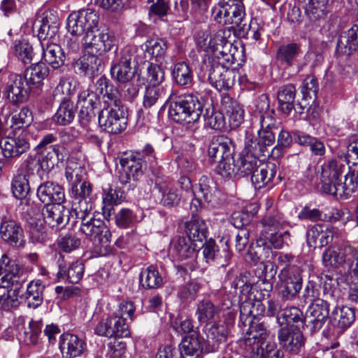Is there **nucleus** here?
<instances>
[{
  "label": "nucleus",
  "instance_id": "53",
  "mask_svg": "<svg viewBox=\"0 0 358 358\" xmlns=\"http://www.w3.org/2000/svg\"><path fill=\"white\" fill-rule=\"evenodd\" d=\"M285 223L284 215L278 209H271L266 212L265 215L261 220V224L264 228V233L273 231H279Z\"/></svg>",
  "mask_w": 358,
  "mask_h": 358
},
{
  "label": "nucleus",
  "instance_id": "44",
  "mask_svg": "<svg viewBox=\"0 0 358 358\" xmlns=\"http://www.w3.org/2000/svg\"><path fill=\"white\" fill-rule=\"evenodd\" d=\"M301 54L299 44L296 43L282 44L277 50L276 59L282 65L292 66Z\"/></svg>",
  "mask_w": 358,
  "mask_h": 358
},
{
  "label": "nucleus",
  "instance_id": "25",
  "mask_svg": "<svg viewBox=\"0 0 358 358\" xmlns=\"http://www.w3.org/2000/svg\"><path fill=\"white\" fill-rule=\"evenodd\" d=\"M0 236L11 245L22 246L24 242V231L21 224L13 220L4 217L0 224Z\"/></svg>",
  "mask_w": 358,
  "mask_h": 358
},
{
  "label": "nucleus",
  "instance_id": "60",
  "mask_svg": "<svg viewBox=\"0 0 358 358\" xmlns=\"http://www.w3.org/2000/svg\"><path fill=\"white\" fill-rule=\"evenodd\" d=\"M28 233L34 243H42L48 239L45 226L40 220L31 218L27 222Z\"/></svg>",
  "mask_w": 358,
  "mask_h": 358
},
{
  "label": "nucleus",
  "instance_id": "38",
  "mask_svg": "<svg viewBox=\"0 0 358 358\" xmlns=\"http://www.w3.org/2000/svg\"><path fill=\"white\" fill-rule=\"evenodd\" d=\"M264 311L265 306L259 299L245 300L240 305V321L243 327H247V323L250 320L259 322Z\"/></svg>",
  "mask_w": 358,
  "mask_h": 358
},
{
  "label": "nucleus",
  "instance_id": "47",
  "mask_svg": "<svg viewBox=\"0 0 358 358\" xmlns=\"http://www.w3.org/2000/svg\"><path fill=\"white\" fill-rule=\"evenodd\" d=\"M271 267L270 277H273L275 272L273 271V264L270 262L264 263L261 262L257 268L256 273H258L259 280L256 283V287H258L262 295V298L268 297L270 292L273 289L272 284L267 280L268 277V268Z\"/></svg>",
  "mask_w": 358,
  "mask_h": 358
},
{
  "label": "nucleus",
  "instance_id": "30",
  "mask_svg": "<svg viewBox=\"0 0 358 358\" xmlns=\"http://www.w3.org/2000/svg\"><path fill=\"white\" fill-rule=\"evenodd\" d=\"M70 211L62 203L45 205L43 210L44 222L50 227H64L69 221Z\"/></svg>",
  "mask_w": 358,
  "mask_h": 358
},
{
  "label": "nucleus",
  "instance_id": "52",
  "mask_svg": "<svg viewBox=\"0 0 358 358\" xmlns=\"http://www.w3.org/2000/svg\"><path fill=\"white\" fill-rule=\"evenodd\" d=\"M140 284L145 289H157L163 283V278L157 268L151 265L144 268L139 276Z\"/></svg>",
  "mask_w": 358,
  "mask_h": 358
},
{
  "label": "nucleus",
  "instance_id": "26",
  "mask_svg": "<svg viewBox=\"0 0 358 358\" xmlns=\"http://www.w3.org/2000/svg\"><path fill=\"white\" fill-rule=\"evenodd\" d=\"M208 155L209 159L214 163H217L226 157L230 159V156L234 155L231 139L225 136H214L208 145Z\"/></svg>",
  "mask_w": 358,
  "mask_h": 358
},
{
  "label": "nucleus",
  "instance_id": "4",
  "mask_svg": "<svg viewBox=\"0 0 358 358\" xmlns=\"http://www.w3.org/2000/svg\"><path fill=\"white\" fill-rule=\"evenodd\" d=\"M231 36V29L227 28L217 31L210 39L208 48L212 50L214 57L208 62H219L220 64L231 66L240 60L243 51L239 50L229 40Z\"/></svg>",
  "mask_w": 358,
  "mask_h": 358
},
{
  "label": "nucleus",
  "instance_id": "1",
  "mask_svg": "<svg viewBox=\"0 0 358 358\" xmlns=\"http://www.w3.org/2000/svg\"><path fill=\"white\" fill-rule=\"evenodd\" d=\"M77 222H80V231L89 238L94 250L100 256H106L112 252L111 234L103 221L96 219L92 213V206L81 201L79 206L73 208Z\"/></svg>",
  "mask_w": 358,
  "mask_h": 358
},
{
  "label": "nucleus",
  "instance_id": "9",
  "mask_svg": "<svg viewBox=\"0 0 358 358\" xmlns=\"http://www.w3.org/2000/svg\"><path fill=\"white\" fill-rule=\"evenodd\" d=\"M280 294L284 300H292L302 287L301 271L296 266L285 267L278 275Z\"/></svg>",
  "mask_w": 358,
  "mask_h": 358
},
{
  "label": "nucleus",
  "instance_id": "19",
  "mask_svg": "<svg viewBox=\"0 0 358 358\" xmlns=\"http://www.w3.org/2000/svg\"><path fill=\"white\" fill-rule=\"evenodd\" d=\"M82 169L80 166L73 168L68 165L66 168L65 176L68 181L72 182L71 194L76 199H80L78 205L81 201H85L92 194V185L90 182L84 181L80 185L82 180Z\"/></svg>",
  "mask_w": 358,
  "mask_h": 358
},
{
  "label": "nucleus",
  "instance_id": "39",
  "mask_svg": "<svg viewBox=\"0 0 358 358\" xmlns=\"http://www.w3.org/2000/svg\"><path fill=\"white\" fill-rule=\"evenodd\" d=\"M203 338L197 332H193L185 336L179 345L180 357L198 356L204 352Z\"/></svg>",
  "mask_w": 358,
  "mask_h": 358
},
{
  "label": "nucleus",
  "instance_id": "50",
  "mask_svg": "<svg viewBox=\"0 0 358 358\" xmlns=\"http://www.w3.org/2000/svg\"><path fill=\"white\" fill-rule=\"evenodd\" d=\"M242 153L251 155L258 159L261 157L271 155L270 150L266 149L257 137L248 132L245 135V147Z\"/></svg>",
  "mask_w": 358,
  "mask_h": 358
},
{
  "label": "nucleus",
  "instance_id": "11",
  "mask_svg": "<svg viewBox=\"0 0 358 358\" xmlns=\"http://www.w3.org/2000/svg\"><path fill=\"white\" fill-rule=\"evenodd\" d=\"M71 81L66 78H62L55 90V92H62V93H64V90H66L68 95L62 99L56 113L52 117L53 122L58 125L65 126L69 124L72 122L76 115V108L69 97V95L71 94Z\"/></svg>",
  "mask_w": 358,
  "mask_h": 358
},
{
  "label": "nucleus",
  "instance_id": "57",
  "mask_svg": "<svg viewBox=\"0 0 358 358\" xmlns=\"http://www.w3.org/2000/svg\"><path fill=\"white\" fill-rule=\"evenodd\" d=\"M172 76L180 86H187L192 83L193 73L189 65L185 62L176 63L172 71Z\"/></svg>",
  "mask_w": 358,
  "mask_h": 358
},
{
  "label": "nucleus",
  "instance_id": "32",
  "mask_svg": "<svg viewBox=\"0 0 358 358\" xmlns=\"http://www.w3.org/2000/svg\"><path fill=\"white\" fill-rule=\"evenodd\" d=\"M358 48V23L350 29L341 33L336 45L338 55L350 56L355 52Z\"/></svg>",
  "mask_w": 358,
  "mask_h": 358
},
{
  "label": "nucleus",
  "instance_id": "42",
  "mask_svg": "<svg viewBox=\"0 0 358 358\" xmlns=\"http://www.w3.org/2000/svg\"><path fill=\"white\" fill-rule=\"evenodd\" d=\"M199 189L196 193L199 194L212 207H216L220 204V192L217 189L213 180L206 176L199 179Z\"/></svg>",
  "mask_w": 358,
  "mask_h": 358
},
{
  "label": "nucleus",
  "instance_id": "54",
  "mask_svg": "<svg viewBox=\"0 0 358 358\" xmlns=\"http://www.w3.org/2000/svg\"><path fill=\"white\" fill-rule=\"evenodd\" d=\"M103 197V215L106 219L109 220L111 212L114 210V205L119 204L122 200V192L120 189L109 187L104 190Z\"/></svg>",
  "mask_w": 358,
  "mask_h": 358
},
{
  "label": "nucleus",
  "instance_id": "7",
  "mask_svg": "<svg viewBox=\"0 0 358 358\" xmlns=\"http://www.w3.org/2000/svg\"><path fill=\"white\" fill-rule=\"evenodd\" d=\"M83 45L87 52L101 55L116 46L115 36L106 27H98L86 33Z\"/></svg>",
  "mask_w": 358,
  "mask_h": 358
},
{
  "label": "nucleus",
  "instance_id": "45",
  "mask_svg": "<svg viewBox=\"0 0 358 358\" xmlns=\"http://www.w3.org/2000/svg\"><path fill=\"white\" fill-rule=\"evenodd\" d=\"M276 166L273 163L262 164L257 167L251 176V181L255 188L260 189L274 179Z\"/></svg>",
  "mask_w": 358,
  "mask_h": 358
},
{
  "label": "nucleus",
  "instance_id": "36",
  "mask_svg": "<svg viewBox=\"0 0 358 358\" xmlns=\"http://www.w3.org/2000/svg\"><path fill=\"white\" fill-rule=\"evenodd\" d=\"M36 154L41 156L38 159L40 168L47 171L52 170L59 162L63 163L67 158L65 148L59 144H55L51 150Z\"/></svg>",
  "mask_w": 358,
  "mask_h": 358
},
{
  "label": "nucleus",
  "instance_id": "2",
  "mask_svg": "<svg viewBox=\"0 0 358 358\" xmlns=\"http://www.w3.org/2000/svg\"><path fill=\"white\" fill-rule=\"evenodd\" d=\"M164 105L169 106V115L175 122L190 124L197 122L203 113V104L192 94L177 96L171 90Z\"/></svg>",
  "mask_w": 358,
  "mask_h": 358
},
{
  "label": "nucleus",
  "instance_id": "17",
  "mask_svg": "<svg viewBox=\"0 0 358 358\" xmlns=\"http://www.w3.org/2000/svg\"><path fill=\"white\" fill-rule=\"evenodd\" d=\"M201 245L185 236H176L172 239L169 251L178 261L187 260L194 262Z\"/></svg>",
  "mask_w": 358,
  "mask_h": 358
},
{
  "label": "nucleus",
  "instance_id": "48",
  "mask_svg": "<svg viewBox=\"0 0 358 358\" xmlns=\"http://www.w3.org/2000/svg\"><path fill=\"white\" fill-rule=\"evenodd\" d=\"M49 74V69L44 62H36L27 68L24 72L23 78L29 85H38Z\"/></svg>",
  "mask_w": 358,
  "mask_h": 358
},
{
  "label": "nucleus",
  "instance_id": "43",
  "mask_svg": "<svg viewBox=\"0 0 358 358\" xmlns=\"http://www.w3.org/2000/svg\"><path fill=\"white\" fill-rule=\"evenodd\" d=\"M330 322L341 331H345L354 322L355 311L348 306L336 307L329 316Z\"/></svg>",
  "mask_w": 358,
  "mask_h": 358
},
{
  "label": "nucleus",
  "instance_id": "20",
  "mask_svg": "<svg viewBox=\"0 0 358 358\" xmlns=\"http://www.w3.org/2000/svg\"><path fill=\"white\" fill-rule=\"evenodd\" d=\"M201 248L203 249V255L207 263L216 262L222 266H226L231 257L227 242L219 246L216 242L210 238L204 243H201Z\"/></svg>",
  "mask_w": 358,
  "mask_h": 358
},
{
  "label": "nucleus",
  "instance_id": "58",
  "mask_svg": "<svg viewBox=\"0 0 358 358\" xmlns=\"http://www.w3.org/2000/svg\"><path fill=\"white\" fill-rule=\"evenodd\" d=\"M327 0H312L305 6V11L308 18L312 21L324 19L329 10Z\"/></svg>",
  "mask_w": 358,
  "mask_h": 358
},
{
  "label": "nucleus",
  "instance_id": "14",
  "mask_svg": "<svg viewBox=\"0 0 358 358\" xmlns=\"http://www.w3.org/2000/svg\"><path fill=\"white\" fill-rule=\"evenodd\" d=\"M25 281L23 269L15 261L3 255L0 259V284L2 287H19Z\"/></svg>",
  "mask_w": 358,
  "mask_h": 358
},
{
  "label": "nucleus",
  "instance_id": "35",
  "mask_svg": "<svg viewBox=\"0 0 358 358\" xmlns=\"http://www.w3.org/2000/svg\"><path fill=\"white\" fill-rule=\"evenodd\" d=\"M221 105L222 110L229 117L231 127L233 129L238 127L244 120V110L242 106L229 94L222 96Z\"/></svg>",
  "mask_w": 358,
  "mask_h": 358
},
{
  "label": "nucleus",
  "instance_id": "21",
  "mask_svg": "<svg viewBox=\"0 0 358 358\" xmlns=\"http://www.w3.org/2000/svg\"><path fill=\"white\" fill-rule=\"evenodd\" d=\"M76 73L93 78L103 69L102 59L98 55L90 52L84 54L72 64Z\"/></svg>",
  "mask_w": 358,
  "mask_h": 358
},
{
  "label": "nucleus",
  "instance_id": "41",
  "mask_svg": "<svg viewBox=\"0 0 358 358\" xmlns=\"http://www.w3.org/2000/svg\"><path fill=\"white\" fill-rule=\"evenodd\" d=\"M185 232L187 238L201 245L206 239L208 228L205 221L199 217H192V219L185 223Z\"/></svg>",
  "mask_w": 358,
  "mask_h": 358
},
{
  "label": "nucleus",
  "instance_id": "3",
  "mask_svg": "<svg viewBox=\"0 0 358 358\" xmlns=\"http://www.w3.org/2000/svg\"><path fill=\"white\" fill-rule=\"evenodd\" d=\"M120 164L124 168V172L120 176V182L127 184L131 178L138 180L148 164L150 168L157 165L156 152L152 145L147 143L142 150L133 152L129 157H122Z\"/></svg>",
  "mask_w": 358,
  "mask_h": 358
},
{
  "label": "nucleus",
  "instance_id": "56",
  "mask_svg": "<svg viewBox=\"0 0 358 358\" xmlns=\"http://www.w3.org/2000/svg\"><path fill=\"white\" fill-rule=\"evenodd\" d=\"M258 208L253 204L241 212H235L231 216L230 222L237 229L247 228L252 217L257 213Z\"/></svg>",
  "mask_w": 358,
  "mask_h": 358
},
{
  "label": "nucleus",
  "instance_id": "62",
  "mask_svg": "<svg viewBox=\"0 0 358 358\" xmlns=\"http://www.w3.org/2000/svg\"><path fill=\"white\" fill-rule=\"evenodd\" d=\"M203 118L206 125L215 130L222 129L225 125L223 114L211 106L206 108Z\"/></svg>",
  "mask_w": 358,
  "mask_h": 358
},
{
  "label": "nucleus",
  "instance_id": "23",
  "mask_svg": "<svg viewBox=\"0 0 358 358\" xmlns=\"http://www.w3.org/2000/svg\"><path fill=\"white\" fill-rule=\"evenodd\" d=\"M59 349L64 357L76 358L86 352L87 344L75 334H64L59 338Z\"/></svg>",
  "mask_w": 358,
  "mask_h": 358
},
{
  "label": "nucleus",
  "instance_id": "5",
  "mask_svg": "<svg viewBox=\"0 0 358 358\" xmlns=\"http://www.w3.org/2000/svg\"><path fill=\"white\" fill-rule=\"evenodd\" d=\"M243 0H220L212 8V17L217 23L231 24V28H238L245 31L246 24Z\"/></svg>",
  "mask_w": 358,
  "mask_h": 358
},
{
  "label": "nucleus",
  "instance_id": "28",
  "mask_svg": "<svg viewBox=\"0 0 358 358\" xmlns=\"http://www.w3.org/2000/svg\"><path fill=\"white\" fill-rule=\"evenodd\" d=\"M336 231L320 224H315L307 229L306 242L309 247L322 248L333 240Z\"/></svg>",
  "mask_w": 358,
  "mask_h": 358
},
{
  "label": "nucleus",
  "instance_id": "40",
  "mask_svg": "<svg viewBox=\"0 0 358 358\" xmlns=\"http://www.w3.org/2000/svg\"><path fill=\"white\" fill-rule=\"evenodd\" d=\"M43 59L53 69H58L64 64L65 55L62 48L54 42H41Z\"/></svg>",
  "mask_w": 358,
  "mask_h": 358
},
{
  "label": "nucleus",
  "instance_id": "64",
  "mask_svg": "<svg viewBox=\"0 0 358 358\" xmlns=\"http://www.w3.org/2000/svg\"><path fill=\"white\" fill-rule=\"evenodd\" d=\"M344 268L347 271L348 280H358V248L350 245Z\"/></svg>",
  "mask_w": 358,
  "mask_h": 358
},
{
  "label": "nucleus",
  "instance_id": "51",
  "mask_svg": "<svg viewBox=\"0 0 358 358\" xmlns=\"http://www.w3.org/2000/svg\"><path fill=\"white\" fill-rule=\"evenodd\" d=\"M44 289L45 285L39 280L31 281L29 283L25 294L28 307L36 308L42 304Z\"/></svg>",
  "mask_w": 358,
  "mask_h": 358
},
{
  "label": "nucleus",
  "instance_id": "22",
  "mask_svg": "<svg viewBox=\"0 0 358 358\" xmlns=\"http://www.w3.org/2000/svg\"><path fill=\"white\" fill-rule=\"evenodd\" d=\"M37 24H38V38L41 43L54 40L59 28V19L54 12H45L41 20L36 22L34 26L36 27Z\"/></svg>",
  "mask_w": 358,
  "mask_h": 358
},
{
  "label": "nucleus",
  "instance_id": "46",
  "mask_svg": "<svg viewBox=\"0 0 358 358\" xmlns=\"http://www.w3.org/2000/svg\"><path fill=\"white\" fill-rule=\"evenodd\" d=\"M169 89L165 85H148L145 87L143 104L145 108H151L159 101L169 96Z\"/></svg>",
  "mask_w": 358,
  "mask_h": 358
},
{
  "label": "nucleus",
  "instance_id": "18",
  "mask_svg": "<svg viewBox=\"0 0 358 358\" xmlns=\"http://www.w3.org/2000/svg\"><path fill=\"white\" fill-rule=\"evenodd\" d=\"M134 60L135 57L131 54V49H124L119 62L111 66L112 78L122 84L131 81L136 73L135 67L131 66V62Z\"/></svg>",
  "mask_w": 358,
  "mask_h": 358
},
{
  "label": "nucleus",
  "instance_id": "37",
  "mask_svg": "<svg viewBox=\"0 0 358 358\" xmlns=\"http://www.w3.org/2000/svg\"><path fill=\"white\" fill-rule=\"evenodd\" d=\"M277 322L280 328L299 329L305 326V316L302 310L296 306L286 307L282 310L280 316H278Z\"/></svg>",
  "mask_w": 358,
  "mask_h": 358
},
{
  "label": "nucleus",
  "instance_id": "55",
  "mask_svg": "<svg viewBox=\"0 0 358 358\" xmlns=\"http://www.w3.org/2000/svg\"><path fill=\"white\" fill-rule=\"evenodd\" d=\"M219 313V309L209 299H203L198 302L196 315L199 322L206 323L213 320Z\"/></svg>",
  "mask_w": 358,
  "mask_h": 358
},
{
  "label": "nucleus",
  "instance_id": "27",
  "mask_svg": "<svg viewBox=\"0 0 358 358\" xmlns=\"http://www.w3.org/2000/svg\"><path fill=\"white\" fill-rule=\"evenodd\" d=\"M36 194L39 200L46 205L62 203L65 201L64 188L52 181L42 182L38 187Z\"/></svg>",
  "mask_w": 358,
  "mask_h": 358
},
{
  "label": "nucleus",
  "instance_id": "8",
  "mask_svg": "<svg viewBox=\"0 0 358 358\" xmlns=\"http://www.w3.org/2000/svg\"><path fill=\"white\" fill-rule=\"evenodd\" d=\"M99 15L87 8L71 13L67 19V29L71 34L79 36L98 28Z\"/></svg>",
  "mask_w": 358,
  "mask_h": 358
},
{
  "label": "nucleus",
  "instance_id": "15",
  "mask_svg": "<svg viewBox=\"0 0 358 358\" xmlns=\"http://www.w3.org/2000/svg\"><path fill=\"white\" fill-rule=\"evenodd\" d=\"M248 328L245 330L247 336L243 338V345L245 350L253 354H259V343L265 342L269 336L270 331L267 329L265 322L250 320L247 323Z\"/></svg>",
  "mask_w": 358,
  "mask_h": 358
},
{
  "label": "nucleus",
  "instance_id": "6",
  "mask_svg": "<svg viewBox=\"0 0 358 358\" xmlns=\"http://www.w3.org/2000/svg\"><path fill=\"white\" fill-rule=\"evenodd\" d=\"M230 66L217 62H204L201 66L203 76H207L210 85L218 91L229 90L234 85L236 72Z\"/></svg>",
  "mask_w": 358,
  "mask_h": 358
},
{
  "label": "nucleus",
  "instance_id": "31",
  "mask_svg": "<svg viewBox=\"0 0 358 358\" xmlns=\"http://www.w3.org/2000/svg\"><path fill=\"white\" fill-rule=\"evenodd\" d=\"M58 268V280L73 284L78 283L82 279L85 271L84 264L81 261L77 260L67 264L63 258L59 259Z\"/></svg>",
  "mask_w": 358,
  "mask_h": 358
},
{
  "label": "nucleus",
  "instance_id": "49",
  "mask_svg": "<svg viewBox=\"0 0 358 358\" xmlns=\"http://www.w3.org/2000/svg\"><path fill=\"white\" fill-rule=\"evenodd\" d=\"M296 88L294 85L289 84L281 87L278 92V101L280 110L289 115L294 108Z\"/></svg>",
  "mask_w": 358,
  "mask_h": 358
},
{
  "label": "nucleus",
  "instance_id": "29",
  "mask_svg": "<svg viewBox=\"0 0 358 358\" xmlns=\"http://www.w3.org/2000/svg\"><path fill=\"white\" fill-rule=\"evenodd\" d=\"M205 334L204 352L211 353L217 351L220 343L226 341L227 330L223 324L208 323L205 327Z\"/></svg>",
  "mask_w": 358,
  "mask_h": 358
},
{
  "label": "nucleus",
  "instance_id": "63",
  "mask_svg": "<svg viewBox=\"0 0 358 358\" xmlns=\"http://www.w3.org/2000/svg\"><path fill=\"white\" fill-rule=\"evenodd\" d=\"M269 250L270 245L267 244L266 239L260 237L257 240L255 244L250 247L248 255L252 262H257L266 258Z\"/></svg>",
  "mask_w": 358,
  "mask_h": 358
},
{
  "label": "nucleus",
  "instance_id": "33",
  "mask_svg": "<svg viewBox=\"0 0 358 358\" xmlns=\"http://www.w3.org/2000/svg\"><path fill=\"white\" fill-rule=\"evenodd\" d=\"M25 136V134L22 133L18 136L3 139L0 143V147L3 156L10 158L25 153L30 147Z\"/></svg>",
  "mask_w": 358,
  "mask_h": 358
},
{
  "label": "nucleus",
  "instance_id": "12",
  "mask_svg": "<svg viewBox=\"0 0 358 358\" xmlns=\"http://www.w3.org/2000/svg\"><path fill=\"white\" fill-rule=\"evenodd\" d=\"M99 124L110 134H120L127 125L122 106L103 107L98 116Z\"/></svg>",
  "mask_w": 358,
  "mask_h": 358
},
{
  "label": "nucleus",
  "instance_id": "61",
  "mask_svg": "<svg viewBox=\"0 0 358 358\" xmlns=\"http://www.w3.org/2000/svg\"><path fill=\"white\" fill-rule=\"evenodd\" d=\"M145 55L154 58L157 62H161L165 55L167 45L164 41L160 38L150 39L145 42Z\"/></svg>",
  "mask_w": 358,
  "mask_h": 358
},
{
  "label": "nucleus",
  "instance_id": "10",
  "mask_svg": "<svg viewBox=\"0 0 358 358\" xmlns=\"http://www.w3.org/2000/svg\"><path fill=\"white\" fill-rule=\"evenodd\" d=\"M321 190L322 192L334 196L337 199H348L356 190V184L354 182L352 175H346L345 181L342 182L341 178H334L326 174H321Z\"/></svg>",
  "mask_w": 358,
  "mask_h": 358
},
{
  "label": "nucleus",
  "instance_id": "24",
  "mask_svg": "<svg viewBox=\"0 0 358 358\" xmlns=\"http://www.w3.org/2000/svg\"><path fill=\"white\" fill-rule=\"evenodd\" d=\"M278 340L286 351L293 354L299 353L305 343V338L299 329L280 328L278 331Z\"/></svg>",
  "mask_w": 358,
  "mask_h": 358
},
{
  "label": "nucleus",
  "instance_id": "34",
  "mask_svg": "<svg viewBox=\"0 0 358 358\" xmlns=\"http://www.w3.org/2000/svg\"><path fill=\"white\" fill-rule=\"evenodd\" d=\"M350 245L342 243L339 245L329 247L322 254V264L325 267L338 268L345 266Z\"/></svg>",
  "mask_w": 358,
  "mask_h": 358
},
{
  "label": "nucleus",
  "instance_id": "59",
  "mask_svg": "<svg viewBox=\"0 0 358 358\" xmlns=\"http://www.w3.org/2000/svg\"><path fill=\"white\" fill-rule=\"evenodd\" d=\"M237 163L238 169V178H241L249 175L252 176L262 162L257 157L241 153Z\"/></svg>",
  "mask_w": 358,
  "mask_h": 358
},
{
  "label": "nucleus",
  "instance_id": "16",
  "mask_svg": "<svg viewBox=\"0 0 358 358\" xmlns=\"http://www.w3.org/2000/svg\"><path fill=\"white\" fill-rule=\"evenodd\" d=\"M99 104V98L92 90H84L78 94L77 101V105L80 107L78 118L83 127L87 128L94 118V109Z\"/></svg>",
  "mask_w": 358,
  "mask_h": 358
},
{
  "label": "nucleus",
  "instance_id": "13",
  "mask_svg": "<svg viewBox=\"0 0 358 358\" xmlns=\"http://www.w3.org/2000/svg\"><path fill=\"white\" fill-rule=\"evenodd\" d=\"M345 162L348 164H358V138L352 141L347 148V153L345 159L338 156L331 159L328 164L323 167L322 173L326 172L327 175L334 177V178H341L345 168Z\"/></svg>",
  "mask_w": 358,
  "mask_h": 358
}]
</instances>
